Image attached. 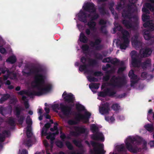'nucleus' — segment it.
<instances>
[{
  "instance_id": "nucleus-1",
  "label": "nucleus",
  "mask_w": 154,
  "mask_h": 154,
  "mask_svg": "<svg viewBox=\"0 0 154 154\" xmlns=\"http://www.w3.org/2000/svg\"><path fill=\"white\" fill-rule=\"evenodd\" d=\"M44 72L43 68L40 67L35 68L33 71L32 72L35 74L34 81L35 85L33 86V87L36 88L38 91H36L32 90L33 96H41L48 92L51 89V85L47 84L44 85L45 76L42 74Z\"/></svg>"
},
{
  "instance_id": "nucleus-10",
  "label": "nucleus",
  "mask_w": 154,
  "mask_h": 154,
  "mask_svg": "<svg viewBox=\"0 0 154 154\" xmlns=\"http://www.w3.org/2000/svg\"><path fill=\"white\" fill-rule=\"evenodd\" d=\"M152 52L151 49L149 48H141L139 51V55L141 58L148 57L151 55Z\"/></svg>"
},
{
  "instance_id": "nucleus-34",
  "label": "nucleus",
  "mask_w": 154,
  "mask_h": 154,
  "mask_svg": "<svg viewBox=\"0 0 154 154\" xmlns=\"http://www.w3.org/2000/svg\"><path fill=\"white\" fill-rule=\"evenodd\" d=\"M17 59L15 56H12L9 57L6 60V62H9L11 64L14 63L16 61Z\"/></svg>"
},
{
  "instance_id": "nucleus-47",
  "label": "nucleus",
  "mask_w": 154,
  "mask_h": 154,
  "mask_svg": "<svg viewBox=\"0 0 154 154\" xmlns=\"http://www.w3.org/2000/svg\"><path fill=\"white\" fill-rule=\"evenodd\" d=\"M150 16L148 14H144L142 16V20L143 22H147V20L149 19Z\"/></svg>"
},
{
  "instance_id": "nucleus-44",
  "label": "nucleus",
  "mask_w": 154,
  "mask_h": 154,
  "mask_svg": "<svg viewBox=\"0 0 154 154\" xmlns=\"http://www.w3.org/2000/svg\"><path fill=\"white\" fill-rule=\"evenodd\" d=\"M47 135V139L48 140L50 139L51 141H53L55 139V137L54 134H52V133H49Z\"/></svg>"
},
{
  "instance_id": "nucleus-48",
  "label": "nucleus",
  "mask_w": 154,
  "mask_h": 154,
  "mask_svg": "<svg viewBox=\"0 0 154 154\" xmlns=\"http://www.w3.org/2000/svg\"><path fill=\"white\" fill-rule=\"evenodd\" d=\"M144 37L146 40H150L152 38L151 34L148 32H145L144 35Z\"/></svg>"
},
{
  "instance_id": "nucleus-15",
  "label": "nucleus",
  "mask_w": 154,
  "mask_h": 154,
  "mask_svg": "<svg viewBox=\"0 0 154 154\" xmlns=\"http://www.w3.org/2000/svg\"><path fill=\"white\" fill-rule=\"evenodd\" d=\"M138 35L137 34H136L134 35V38L132 41V45L137 49V48H141L142 45V43L138 40Z\"/></svg>"
},
{
  "instance_id": "nucleus-27",
  "label": "nucleus",
  "mask_w": 154,
  "mask_h": 154,
  "mask_svg": "<svg viewBox=\"0 0 154 154\" xmlns=\"http://www.w3.org/2000/svg\"><path fill=\"white\" fill-rule=\"evenodd\" d=\"M79 39L80 41L81 42L84 43H87L88 41V38L82 32L80 33Z\"/></svg>"
},
{
  "instance_id": "nucleus-52",
  "label": "nucleus",
  "mask_w": 154,
  "mask_h": 154,
  "mask_svg": "<svg viewBox=\"0 0 154 154\" xmlns=\"http://www.w3.org/2000/svg\"><path fill=\"white\" fill-rule=\"evenodd\" d=\"M8 123L11 126H15V122L13 119H9L8 120Z\"/></svg>"
},
{
  "instance_id": "nucleus-62",
  "label": "nucleus",
  "mask_w": 154,
  "mask_h": 154,
  "mask_svg": "<svg viewBox=\"0 0 154 154\" xmlns=\"http://www.w3.org/2000/svg\"><path fill=\"white\" fill-rule=\"evenodd\" d=\"M60 137L63 141H64V139L66 138V137L65 134L63 133L62 131L60 132Z\"/></svg>"
},
{
  "instance_id": "nucleus-19",
  "label": "nucleus",
  "mask_w": 154,
  "mask_h": 154,
  "mask_svg": "<svg viewBox=\"0 0 154 154\" xmlns=\"http://www.w3.org/2000/svg\"><path fill=\"white\" fill-rule=\"evenodd\" d=\"M143 26L145 28H147L149 31H152L154 30V24L151 21H148L144 23Z\"/></svg>"
},
{
  "instance_id": "nucleus-3",
  "label": "nucleus",
  "mask_w": 154,
  "mask_h": 154,
  "mask_svg": "<svg viewBox=\"0 0 154 154\" xmlns=\"http://www.w3.org/2000/svg\"><path fill=\"white\" fill-rule=\"evenodd\" d=\"M92 15L91 17V20L89 21L87 24L89 28H87L85 30V32L87 35H89L91 34V31H94L96 30V23L94 20H97L99 17V15L97 13L95 12Z\"/></svg>"
},
{
  "instance_id": "nucleus-12",
  "label": "nucleus",
  "mask_w": 154,
  "mask_h": 154,
  "mask_svg": "<svg viewBox=\"0 0 154 154\" xmlns=\"http://www.w3.org/2000/svg\"><path fill=\"white\" fill-rule=\"evenodd\" d=\"M60 109L63 114L68 116L71 114L72 107L67 105H65L61 103L60 104Z\"/></svg>"
},
{
  "instance_id": "nucleus-4",
  "label": "nucleus",
  "mask_w": 154,
  "mask_h": 154,
  "mask_svg": "<svg viewBox=\"0 0 154 154\" xmlns=\"http://www.w3.org/2000/svg\"><path fill=\"white\" fill-rule=\"evenodd\" d=\"M109 85L114 87L121 88L126 83L125 78L119 76L113 75L110 81Z\"/></svg>"
},
{
  "instance_id": "nucleus-43",
  "label": "nucleus",
  "mask_w": 154,
  "mask_h": 154,
  "mask_svg": "<svg viewBox=\"0 0 154 154\" xmlns=\"http://www.w3.org/2000/svg\"><path fill=\"white\" fill-rule=\"evenodd\" d=\"M122 3H123V5L125 4V0H121V2L119 3L117 5L116 9L117 10L121 9L123 8V6L122 5Z\"/></svg>"
},
{
  "instance_id": "nucleus-23",
  "label": "nucleus",
  "mask_w": 154,
  "mask_h": 154,
  "mask_svg": "<svg viewBox=\"0 0 154 154\" xmlns=\"http://www.w3.org/2000/svg\"><path fill=\"white\" fill-rule=\"evenodd\" d=\"M151 66V60L149 59H147L141 64L142 68L145 69L149 67H150Z\"/></svg>"
},
{
  "instance_id": "nucleus-61",
  "label": "nucleus",
  "mask_w": 154,
  "mask_h": 154,
  "mask_svg": "<svg viewBox=\"0 0 154 154\" xmlns=\"http://www.w3.org/2000/svg\"><path fill=\"white\" fill-rule=\"evenodd\" d=\"M68 123L69 125H75L78 124V122H77L72 119L69 120Z\"/></svg>"
},
{
  "instance_id": "nucleus-36",
  "label": "nucleus",
  "mask_w": 154,
  "mask_h": 154,
  "mask_svg": "<svg viewBox=\"0 0 154 154\" xmlns=\"http://www.w3.org/2000/svg\"><path fill=\"white\" fill-rule=\"evenodd\" d=\"M89 88L91 89V91L94 92L93 90V89H97L99 88V85L98 83H92L89 85Z\"/></svg>"
},
{
  "instance_id": "nucleus-57",
  "label": "nucleus",
  "mask_w": 154,
  "mask_h": 154,
  "mask_svg": "<svg viewBox=\"0 0 154 154\" xmlns=\"http://www.w3.org/2000/svg\"><path fill=\"white\" fill-rule=\"evenodd\" d=\"M82 49L83 51H86L89 50V46L87 44H84L82 46Z\"/></svg>"
},
{
  "instance_id": "nucleus-46",
  "label": "nucleus",
  "mask_w": 154,
  "mask_h": 154,
  "mask_svg": "<svg viewBox=\"0 0 154 154\" xmlns=\"http://www.w3.org/2000/svg\"><path fill=\"white\" fill-rule=\"evenodd\" d=\"M65 143L66 146L69 150H72L73 149V146L70 142L66 141V142Z\"/></svg>"
},
{
  "instance_id": "nucleus-7",
  "label": "nucleus",
  "mask_w": 154,
  "mask_h": 154,
  "mask_svg": "<svg viewBox=\"0 0 154 154\" xmlns=\"http://www.w3.org/2000/svg\"><path fill=\"white\" fill-rule=\"evenodd\" d=\"M24 109L21 106H15L14 107V113L18 119L17 121L19 124L22 125L25 119V117L23 115H20L22 111Z\"/></svg>"
},
{
  "instance_id": "nucleus-54",
  "label": "nucleus",
  "mask_w": 154,
  "mask_h": 154,
  "mask_svg": "<svg viewBox=\"0 0 154 154\" xmlns=\"http://www.w3.org/2000/svg\"><path fill=\"white\" fill-rule=\"evenodd\" d=\"M95 57L98 60H102L103 59V56L100 53H97L94 54Z\"/></svg>"
},
{
  "instance_id": "nucleus-51",
  "label": "nucleus",
  "mask_w": 154,
  "mask_h": 154,
  "mask_svg": "<svg viewBox=\"0 0 154 154\" xmlns=\"http://www.w3.org/2000/svg\"><path fill=\"white\" fill-rule=\"evenodd\" d=\"M72 142L77 146L80 147L82 146L81 142L79 140L74 139L72 140Z\"/></svg>"
},
{
  "instance_id": "nucleus-58",
  "label": "nucleus",
  "mask_w": 154,
  "mask_h": 154,
  "mask_svg": "<svg viewBox=\"0 0 154 154\" xmlns=\"http://www.w3.org/2000/svg\"><path fill=\"white\" fill-rule=\"evenodd\" d=\"M106 27V25H103L101 26L100 28V30L104 34H106L107 33V31L105 28Z\"/></svg>"
},
{
  "instance_id": "nucleus-53",
  "label": "nucleus",
  "mask_w": 154,
  "mask_h": 154,
  "mask_svg": "<svg viewBox=\"0 0 154 154\" xmlns=\"http://www.w3.org/2000/svg\"><path fill=\"white\" fill-rule=\"evenodd\" d=\"M56 145L60 148H63L64 146L63 142L60 140H58L56 141Z\"/></svg>"
},
{
  "instance_id": "nucleus-49",
  "label": "nucleus",
  "mask_w": 154,
  "mask_h": 154,
  "mask_svg": "<svg viewBox=\"0 0 154 154\" xmlns=\"http://www.w3.org/2000/svg\"><path fill=\"white\" fill-rule=\"evenodd\" d=\"M87 66L88 65L87 64L80 65L79 67V70L80 71L82 72L86 69Z\"/></svg>"
},
{
  "instance_id": "nucleus-28",
  "label": "nucleus",
  "mask_w": 154,
  "mask_h": 154,
  "mask_svg": "<svg viewBox=\"0 0 154 154\" xmlns=\"http://www.w3.org/2000/svg\"><path fill=\"white\" fill-rule=\"evenodd\" d=\"M123 42L120 44V48L121 49H125L128 46L129 41L122 40Z\"/></svg>"
},
{
  "instance_id": "nucleus-18",
  "label": "nucleus",
  "mask_w": 154,
  "mask_h": 154,
  "mask_svg": "<svg viewBox=\"0 0 154 154\" xmlns=\"http://www.w3.org/2000/svg\"><path fill=\"white\" fill-rule=\"evenodd\" d=\"M36 67L42 68L40 66L35 67H33L32 69H29L28 66H26L25 67V68H24L23 70L22 71V73H23V75H27L29 76L31 74H33L35 76V74L32 72L33 71L34 68Z\"/></svg>"
},
{
  "instance_id": "nucleus-25",
  "label": "nucleus",
  "mask_w": 154,
  "mask_h": 154,
  "mask_svg": "<svg viewBox=\"0 0 154 154\" xmlns=\"http://www.w3.org/2000/svg\"><path fill=\"white\" fill-rule=\"evenodd\" d=\"M91 116V113L88 111H85L84 115H82V116L83 117V120H85V123H87L89 122Z\"/></svg>"
},
{
  "instance_id": "nucleus-59",
  "label": "nucleus",
  "mask_w": 154,
  "mask_h": 154,
  "mask_svg": "<svg viewBox=\"0 0 154 154\" xmlns=\"http://www.w3.org/2000/svg\"><path fill=\"white\" fill-rule=\"evenodd\" d=\"M11 72L10 74V78L12 79H15L17 77L16 74L12 71H10Z\"/></svg>"
},
{
  "instance_id": "nucleus-63",
  "label": "nucleus",
  "mask_w": 154,
  "mask_h": 154,
  "mask_svg": "<svg viewBox=\"0 0 154 154\" xmlns=\"http://www.w3.org/2000/svg\"><path fill=\"white\" fill-rule=\"evenodd\" d=\"M145 6L146 8H148L150 10H151L153 6L150 3H145Z\"/></svg>"
},
{
  "instance_id": "nucleus-38",
  "label": "nucleus",
  "mask_w": 154,
  "mask_h": 154,
  "mask_svg": "<svg viewBox=\"0 0 154 154\" xmlns=\"http://www.w3.org/2000/svg\"><path fill=\"white\" fill-rule=\"evenodd\" d=\"M26 123L27 125V126H29V128H31L32 125V121L29 116H27L26 119Z\"/></svg>"
},
{
  "instance_id": "nucleus-5",
  "label": "nucleus",
  "mask_w": 154,
  "mask_h": 154,
  "mask_svg": "<svg viewBox=\"0 0 154 154\" xmlns=\"http://www.w3.org/2000/svg\"><path fill=\"white\" fill-rule=\"evenodd\" d=\"M90 129L93 133H96L92 136V139L95 140H104V138L103 137V134L101 133L98 132L99 128L95 124H93L91 125L90 126Z\"/></svg>"
},
{
  "instance_id": "nucleus-40",
  "label": "nucleus",
  "mask_w": 154,
  "mask_h": 154,
  "mask_svg": "<svg viewBox=\"0 0 154 154\" xmlns=\"http://www.w3.org/2000/svg\"><path fill=\"white\" fill-rule=\"evenodd\" d=\"M89 65L90 66H93L97 64V61L94 59H89Z\"/></svg>"
},
{
  "instance_id": "nucleus-37",
  "label": "nucleus",
  "mask_w": 154,
  "mask_h": 154,
  "mask_svg": "<svg viewBox=\"0 0 154 154\" xmlns=\"http://www.w3.org/2000/svg\"><path fill=\"white\" fill-rule=\"evenodd\" d=\"M76 109L79 111H84L85 110V107L79 103H77L75 105Z\"/></svg>"
},
{
  "instance_id": "nucleus-35",
  "label": "nucleus",
  "mask_w": 154,
  "mask_h": 154,
  "mask_svg": "<svg viewBox=\"0 0 154 154\" xmlns=\"http://www.w3.org/2000/svg\"><path fill=\"white\" fill-rule=\"evenodd\" d=\"M144 128L147 131L152 132L154 130L153 125L152 124H148L144 126Z\"/></svg>"
},
{
  "instance_id": "nucleus-2",
  "label": "nucleus",
  "mask_w": 154,
  "mask_h": 154,
  "mask_svg": "<svg viewBox=\"0 0 154 154\" xmlns=\"http://www.w3.org/2000/svg\"><path fill=\"white\" fill-rule=\"evenodd\" d=\"M143 141V146L146 147L147 145L146 142L140 137L139 139L134 137H129L125 141L126 147L130 152L136 153L139 151V149L136 145H139Z\"/></svg>"
},
{
  "instance_id": "nucleus-60",
  "label": "nucleus",
  "mask_w": 154,
  "mask_h": 154,
  "mask_svg": "<svg viewBox=\"0 0 154 154\" xmlns=\"http://www.w3.org/2000/svg\"><path fill=\"white\" fill-rule=\"evenodd\" d=\"M93 75L95 76L99 77L103 75V74L101 71H95Z\"/></svg>"
},
{
  "instance_id": "nucleus-42",
  "label": "nucleus",
  "mask_w": 154,
  "mask_h": 154,
  "mask_svg": "<svg viewBox=\"0 0 154 154\" xmlns=\"http://www.w3.org/2000/svg\"><path fill=\"white\" fill-rule=\"evenodd\" d=\"M82 114L80 113L77 114L75 117V121L77 122L78 123L80 122L81 120H83L82 117Z\"/></svg>"
},
{
  "instance_id": "nucleus-31",
  "label": "nucleus",
  "mask_w": 154,
  "mask_h": 154,
  "mask_svg": "<svg viewBox=\"0 0 154 154\" xmlns=\"http://www.w3.org/2000/svg\"><path fill=\"white\" fill-rule=\"evenodd\" d=\"M114 24L115 26V27L113 29L114 33L116 32L117 30L122 32L123 30L122 26L119 24L118 23L115 22L114 23Z\"/></svg>"
},
{
  "instance_id": "nucleus-45",
  "label": "nucleus",
  "mask_w": 154,
  "mask_h": 154,
  "mask_svg": "<svg viewBox=\"0 0 154 154\" xmlns=\"http://www.w3.org/2000/svg\"><path fill=\"white\" fill-rule=\"evenodd\" d=\"M110 62H109V63H110L114 65L118 64L119 63V60L117 58L111 59L110 57Z\"/></svg>"
},
{
  "instance_id": "nucleus-39",
  "label": "nucleus",
  "mask_w": 154,
  "mask_h": 154,
  "mask_svg": "<svg viewBox=\"0 0 154 154\" xmlns=\"http://www.w3.org/2000/svg\"><path fill=\"white\" fill-rule=\"evenodd\" d=\"M32 135V133L31 132V128H29V126L26 127V136L28 138H30Z\"/></svg>"
},
{
  "instance_id": "nucleus-32",
  "label": "nucleus",
  "mask_w": 154,
  "mask_h": 154,
  "mask_svg": "<svg viewBox=\"0 0 154 154\" xmlns=\"http://www.w3.org/2000/svg\"><path fill=\"white\" fill-rule=\"evenodd\" d=\"M10 97V95L9 94H3L0 98V103L1 104L3 103L4 101L7 100Z\"/></svg>"
},
{
  "instance_id": "nucleus-55",
  "label": "nucleus",
  "mask_w": 154,
  "mask_h": 154,
  "mask_svg": "<svg viewBox=\"0 0 154 154\" xmlns=\"http://www.w3.org/2000/svg\"><path fill=\"white\" fill-rule=\"evenodd\" d=\"M88 79L90 82H97L98 81L97 79L91 76H88Z\"/></svg>"
},
{
  "instance_id": "nucleus-22",
  "label": "nucleus",
  "mask_w": 154,
  "mask_h": 154,
  "mask_svg": "<svg viewBox=\"0 0 154 154\" xmlns=\"http://www.w3.org/2000/svg\"><path fill=\"white\" fill-rule=\"evenodd\" d=\"M106 5L105 3H103L98 7L100 13L102 15H104L107 14V11L105 8Z\"/></svg>"
},
{
  "instance_id": "nucleus-16",
  "label": "nucleus",
  "mask_w": 154,
  "mask_h": 154,
  "mask_svg": "<svg viewBox=\"0 0 154 154\" xmlns=\"http://www.w3.org/2000/svg\"><path fill=\"white\" fill-rule=\"evenodd\" d=\"M79 20L80 21L86 23L87 22V14L84 11L81 10L78 14Z\"/></svg>"
},
{
  "instance_id": "nucleus-24",
  "label": "nucleus",
  "mask_w": 154,
  "mask_h": 154,
  "mask_svg": "<svg viewBox=\"0 0 154 154\" xmlns=\"http://www.w3.org/2000/svg\"><path fill=\"white\" fill-rule=\"evenodd\" d=\"M140 61L136 57L132 58L131 63L133 66L134 67H138L140 66L139 64Z\"/></svg>"
},
{
  "instance_id": "nucleus-8",
  "label": "nucleus",
  "mask_w": 154,
  "mask_h": 154,
  "mask_svg": "<svg viewBox=\"0 0 154 154\" xmlns=\"http://www.w3.org/2000/svg\"><path fill=\"white\" fill-rule=\"evenodd\" d=\"M134 20L133 22L134 24H133L130 20H127L125 19L122 20V23L127 29H134L135 27L137 26L138 22V18L137 17H134Z\"/></svg>"
},
{
  "instance_id": "nucleus-29",
  "label": "nucleus",
  "mask_w": 154,
  "mask_h": 154,
  "mask_svg": "<svg viewBox=\"0 0 154 154\" xmlns=\"http://www.w3.org/2000/svg\"><path fill=\"white\" fill-rule=\"evenodd\" d=\"M18 94L21 95H23L24 94H25L29 96H32L33 95L32 90H29L27 91L22 90L18 92Z\"/></svg>"
},
{
  "instance_id": "nucleus-17",
  "label": "nucleus",
  "mask_w": 154,
  "mask_h": 154,
  "mask_svg": "<svg viewBox=\"0 0 154 154\" xmlns=\"http://www.w3.org/2000/svg\"><path fill=\"white\" fill-rule=\"evenodd\" d=\"M63 99L65 102L68 103H73L75 100V97L73 95L70 93L64 97Z\"/></svg>"
},
{
  "instance_id": "nucleus-21",
  "label": "nucleus",
  "mask_w": 154,
  "mask_h": 154,
  "mask_svg": "<svg viewBox=\"0 0 154 154\" xmlns=\"http://www.w3.org/2000/svg\"><path fill=\"white\" fill-rule=\"evenodd\" d=\"M74 130L77 132V135L85 133L86 130V128L79 126H74Z\"/></svg>"
},
{
  "instance_id": "nucleus-50",
  "label": "nucleus",
  "mask_w": 154,
  "mask_h": 154,
  "mask_svg": "<svg viewBox=\"0 0 154 154\" xmlns=\"http://www.w3.org/2000/svg\"><path fill=\"white\" fill-rule=\"evenodd\" d=\"M118 150L120 152H126V149L122 145H120L118 147Z\"/></svg>"
},
{
  "instance_id": "nucleus-13",
  "label": "nucleus",
  "mask_w": 154,
  "mask_h": 154,
  "mask_svg": "<svg viewBox=\"0 0 154 154\" xmlns=\"http://www.w3.org/2000/svg\"><path fill=\"white\" fill-rule=\"evenodd\" d=\"M116 93L115 91H112L110 88H107L106 89L104 90L103 91H100L98 94L99 97H105L106 96L109 97L115 95Z\"/></svg>"
},
{
  "instance_id": "nucleus-11",
  "label": "nucleus",
  "mask_w": 154,
  "mask_h": 154,
  "mask_svg": "<svg viewBox=\"0 0 154 154\" xmlns=\"http://www.w3.org/2000/svg\"><path fill=\"white\" fill-rule=\"evenodd\" d=\"M83 8L84 11L90 13H94L96 11L95 5L93 3L87 2L85 4Z\"/></svg>"
},
{
  "instance_id": "nucleus-64",
  "label": "nucleus",
  "mask_w": 154,
  "mask_h": 154,
  "mask_svg": "<svg viewBox=\"0 0 154 154\" xmlns=\"http://www.w3.org/2000/svg\"><path fill=\"white\" fill-rule=\"evenodd\" d=\"M1 71L2 73L5 74L6 72L7 73V72H10L9 70L6 67H2Z\"/></svg>"
},
{
  "instance_id": "nucleus-26",
  "label": "nucleus",
  "mask_w": 154,
  "mask_h": 154,
  "mask_svg": "<svg viewBox=\"0 0 154 154\" xmlns=\"http://www.w3.org/2000/svg\"><path fill=\"white\" fill-rule=\"evenodd\" d=\"M122 16L125 19H130L131 17V13L127 10L124 9L122 13Z\"/></svg>"
},
{
  "instance_id": "nucleus-14",
  "label": "nucleus",
  "mask_w": 154,
  "mask_h": 154,
  "mask_svg": "<svg viewBox=\"0 0 154 154\" xmlns=\"http://www.w3.org/2000/svg\"><path fill=\"white\" fill-rule=\"evenodd\" d=\"M109 110V105L107 102L102 104V106L99 107L100 112L102 115L108 114Z\"/></svg>"
},
{
  "instance_id": "nucleus-6",
  "label": "nucleus",
  "mask_w": 154,
  "mask_h": 154,
  "mask_svg": "<svg viewBox=\"0 0 154 154\" xmlns=\"http://www.w3.org/2000/svg\"><path fill=\"white\" fill-rule=\"evenodd\" d=\"M91 144L93 147V151H91L92 153L94 152L95 154H104L105 151L103 149V144L96 142L94 141H91Z\"/></svg>"
},
{
  "instance_id": "nucleus-30",
  "label": "nucleus",
  "mask_w": 154,
  "mask_h": 154,
  "mask_svg": "<svg viewBox=\"0 0 154 154\" xmlns=\"http://www.w3.org/2000/svg\"><path fill=\"white\" fill-rule=\"evenodd\" d=\"M122 40L129 41L128 37L129 35V32L125 30H123L122 32Z\"/></svg>"
},
{
  "instance_id": "nucleus-20",
  "label": "nucleus",
  "mask_w": 154,
  "mask_h": 154,
  "mask_svg": "<svg viewBox=\"0 0 154 154\" xmlns=\"http://www.w3.org/2000/svg\"><path fill=\"white\" fill-rule=\"evenodd\" d=\"M51 126V124L50 123L48 122L45 124L44 126L42 128L41 134L42 136H47L48 133L47 132L48 129Z\"/></svg>"
},
{
  "instance_id": "nucleus-41",
  "label": "nucleus",
  "mask_w": 154,
  "mask_h": 154,
  "mask_svg": "<svg viewBox=\"0 0 154 154\" xmlns=\"http://www.w3.org/2000/svg\"><path fill=\"white\" fill-rule=\"evenodd\" d=\"M120 106L118 103H116L113 104L111 106V108L114 110L115 111H117L119 110L120 109Z\"/></svg>"
},
{
  "instance_id": "nucleus-33",
  "label": "nucleus",
  "mask_w": 154,
  "mask_h": 154,
  "mask_svg": "<svg viewBox=\"0 0 154 154\" xmlns=\"http://www.w3.org/2000/svg\"><path fill=\"white\" fill-rule=\"evenodd\" d=\"M112 69L107 71L106 72V75L103 77V80L106 82L108 81L110 78L109 74L112 73Z\"/></svg>"
},
{
  "instance_id": "nucleus-56",
  "label": "nucleus",
  "mask_w": 154,
  "mask_h": 154,
  "mask_svg": "<svg viewBox=\"0 0 154 154\" xmlns=\"http://www.w3.org/2000/svg\"><path fill=\"white\" fill-rule=\"evenodd\" d=\"M24 143L28 146H32V141L30 139H27L24 141Z\"/></svg>"
},
{
  "instance_id": "nucleus-9",
  "label": "nucleus",
  "mask_w": 154,
  "mask_h": 154,
  "mask_svg": "<svg viewBox=\"0 0 154 154\" xmlns=\"http://www.w3.org/2000/svg\"><path fill=\"white\" fill-rule=\"evenodd\" d=\"M102 42L101 38L99 37L95 38H94V41H91L90 42V45L92 47L94 48L97 51H100L102 50L103 46L100 43Z\"/></svg>"
}]
</instances>
